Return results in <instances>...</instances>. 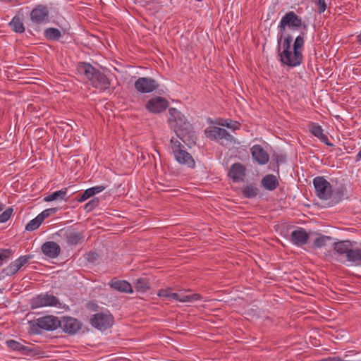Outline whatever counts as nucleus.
<instances>
[{
  "label": "nucleus",
  "mask_w": 361,
  "mask_h": 361,
  "mask_svg": "<svg viewBox=\"0 0 361 361\" xmlns=\"http://www.w3.org/2000/svg\"><path fill=\"white\" fill-rule=\"evenodd\" d=\"M171 289H161L159 290L158 295L162 298H170Z\"/></svg>",
  "instance_id": "obj_43"
},
{
  "label": "nucleus",
  "mask_w": 361,
  "mask_h": 361,
  "mask_svg": "<svg viewBox=\"0 0 361 361\" xmlns=\"http://www.w3.org/2000/svg\"><path fill=\"white\" fill-rule=\"evenodd\" d=\"M59 303L58 298L48 293L40 294L33 298L31 300V308L36 309L45 306H56Z\"/></svg>",
  "instance_id": "obj_14"
},
{
  "label": "nucleus",
  "mask_w": 361,
  "mask_h": 361,
  "mask_svg": "<svg viewBox=\"0 0 361 361\" xmlns=\"http://www.w3.org/2000/svg\"><path fill=\"white\" fill-rule=\"evenodd\" d=\"M169 123L176 136L186 145L195 144L196 137L192 132V126L184 115L175 108L169 110Z\"/></svg>",
  "instance_id": "obj_1"
},
{
  "label": "nucleus",
  "mask_w": 361,
  "mask_h": 361,
  "mask_svg": "<svg viewBox=\"0 0 361 361\" xmlns=\"http://www.w3.org/2000/svg\"><path fill=\"white\" fill-rule=\"evenodd\" d=\"M190 302L200 300L202 299V295L198 293L189 294Z\"/></svg>",
  "instance_id": "obj_44"
},
{
  "label": "nucleus",
  "mask_w": 361,
  "mask_h": 361,
  "mask_svg": "<svg viewBox=\"0 0 361 361\" xmlns=\"http://www.w3.org/2000/svg\"><path fill=\"white\" fill-rule=\"evenodd\" d=\"M262 186L269 191L274 190L279 185L277 177L273 174H267L261 180Z\"/></svg>",
  "instance_id": "obj_22"
},
{
  "label": "nucleus",
  "mask_w": 361,
  "mask_h": 361,
  "mask_svg": "<svg viewBox=\"0 0 361 361\" xmlns=\"http://www.w3.org/2000/svg\"><path fill=\"white\" fill-rule=\"evenodd\" d=\"M355 242L343 240L336 242L330 236L318 234L313 240V245L317 247L334 246V248H352L355 246Z\"/></svg>",
  "instance_id": "obj_6"
},
{
  "label": "nucleus",
  "mask_w": 361,
  "mask_h": 361,
  "mask_svg": "<svg viewBox=\"0 0 361 361\" xmlns=\"http://www.w3.org/2000/svg\"><path fill=\"white\" fill-rule=\"evenodd\" d=\"M305 35L304 32H302V35H298L293 45V49L295 50V56H298V53H302L303 47L305 44V39L303 35Z\"/></svg>",
  "instance_id": "obj_29"
},
{
  "label": "nucleus",
  "mask_w": 361,
  "mask_h": 361,
  "mask_svg": "<svg viewBox=\"0 0 361 361\" xmlns=\"http://www.w3.org/2000/svg\"><path fill=\"white\" fill-rule=\"evenodd\" d=\"M159 83L149 77L139 78L134 84L135 89L140 93H150L157 90Z\"/></svg>",
  "instance_id": "obj_12"
},
{
  "label": "nucleus",
  "mask_w": 361,
  "mask_h": 361,
  "mask_svg": "<svg viewBox=\"0 0 361 361\" xmlns=\"http://www.w3.org/2000/svg\"><path fill=\"white\" fill-rule=\"evenodd\" d=\"M245 176V167L240 163H235L231 165L228 176L233 180V182L238 183L243 180Z\"/></svg>",
  "instance_id": "obj_19"
},
{
  "label": "nucleus",
  "mask_w": 361,
  "mask_h": 361,
  "mask_svg": "<svg viewBox=\"0 0 361 361\" xmlns=\"http://www.w3.org/2000/svg\"><path fill=\"white\" fill-rule=\"evenodd\" d=\"M105 188H106L105 186L97 185V186L90 188V190H91L92 195L94 196V195L104 191L105 190Z\"/></svg>",
  "instance_id": "obj_42"
},
{
  "label": "nucleus",
  "mask_w": 361,
  "mask_h": 361,
  "mask_svg": "<svg viewBox=\"0 0 361 361\" xmlns=\"http://www.w3.org/2000/svg\"><path fill=\"white\" fill-rule=\"evenodd\" d=\"M302 24V18L300 16L294 11H288L281 19L278 28L281 34L283 35L286 28L297 30L301 27Z\"/></svg>",
  "instance_id": "obj_8"
},
{
  "label": "nucleus",
  "mask_w": 361,
  "mask_h": 361,
  "mask_svg": "<svg viewBox=\"0 0 361 361\" xmlns=\"http://www.w3.org/2000/svg\"><path fill=\"white\" fill-rule=\"evenodd\" d=\"M13 212V209L11 207L7 208L3 213L0 214V222L5 223L11 217Z\"/></svg>",
  "instance_id": "obj_37"
},
{
  "label": "nucleus",
  "mask_w": 361,
  "mask_h": 361,
  "mask_svg": "<svg viewBox=\"0 0 361 361\" xmlns=\"http://www.w3.org/2000/svg\"><path fill=\"white\" fill-rule=\"evenodd\" d=\"M180 294V293L171 292V293H170V299H173V300L179 301Z\"/></svg>",
  "instance_id": "obj_47"
},
{
  "label": "nucleus",
  "mask_w": 361,
  "mask_h": 361,
  "mask_svg": "<svg viewBox=\"0 0 361 361\" xmlns=\"http://www.w3.org/2000/svg\"><path fill=\"white\" fill-rule=\"evenodd\" d=\"M309 131L318 139L320 140L321 142H324L328 146H332V143H331L329 140L327 135L324 134L323 129L321 126H319L317 123H311L308 126Z\"/></svg>",
  "instance_id": "obj_21"
},
{
  "label": "nucleus",
  "mask_w": 361,
  "mask_h": 361,
  "mask_svg": "<svg viewBox=\"0 0 361 361\" xmlns=\"http://www.w3.org/2000/svg\"><path fill=\"white\" fill-rule=\"evenodd\" d=\"M49 11L47 6L39 5L30 13V19L35 24H42L48 20Z\"/></svg>",
  "instance_id": "obj_17"
},
{
  "label": "nucleus",
  "mask_w": 361,
  "mask_h": 361,
  "mask_svg": "<svg viewBox=\"0 0 361 361\" xmlns=\"http://www.w3.org/2000/svg\"><path fill=\"white\" fill-rule=\"evenodd\" d=\"M114 322V317L109 313H97L90 318L91 325L100 331H105L109 329L112 326Z\"/></svg>",
  "instance_id": "obj_10"
},
{
  "label": "nucleus",
  "mask_w": 361,
  "mask_h": 361,
  "mask_svg": "<svg viewBox=\"0 0 361 361\" xmlns=\"http://www.w3.org/2000/svg\"><path fill=\"white\" fill-rule=\"evenodd\" d=\"M169 106L168 101L161 97H154L149 99L146 104L147 109L152 113H161Z\"/></svg>",
  "instance_id": "obj_16"
},
{
  "label": "nucleus",
  "mask_w": 361,
  "mask_h": 361,
  "mask_svg": "<svg viewBox=\"0 0 361 361\" xmlns=\"http://www.w3.org/2000/svg\"><path fill=\"white\" fill-rule=\"evenodd\" d=\"M207 137L212 140L218 141L221 145H228L234 142V137L226 129L212 126L204 130Z\"/></svg>",
  "instance_id": "obj_7"
},
{
  "label": "nucleus",
  "mask_w": 361,
  "mask_h": 361,
  "mask_svg": "<svg viewBox=\"0 0 361 361\" xmlns=\"http://www.w3.org/2000/svg\"><path fill=\"white\" fill-rule=\"evenodd\" d=\"M310 238L308 233L304 228H299L295 230L291 233V240L297 246H302L305 245Z\"/></svg>",
  "instance_id": "obj_20"
},
{
  "label": "nucleus",
  "mask_w": 361,
  "mask_h": 361,
  "mask_svg": "<svg viewBox=\"0 0 361 361\" xmlns=\"http://www.w3.org/2000/svg\"><path fill=\"white\" fill-rule=\"evenodd\" d=\"M86 256L87 259L92 263L96 262L99 258V254L95 250H90L86 254Z\"/></svg>",
  "instance_id": "obj_39"
},
{
  "label": "nucleus",
  "mask_w": 361,
  "mask_h": 361,
  "mask_svg": "<svg viewBox=\"0 0 361 361\" xmlns=\"http://www.w3.org/2000/svg\"><path fill=\"white\" fill-rule=\"evenodd\" d=\"M29 324L32 328L37 326L47 331L55 330L59 327V325H60L59 319L51 315L38 318L35 321H30Z\"/></svg>",
  "instance_id": "obj_11"
},
{
  "label": "nucleus",
  "mask_w": 361,
  "mask_h": 361,
  "mask_svg": "<svg viewBox=\"0 0 361 361\" xmlns=\"http://www.w3.org/2000/svg\"><path fill=\"white\" fill-rule=\"evenodd\" d=\"M44 36L49 40H58L61 37V33L59 29L50 27L45 30Z\"/></svg>",
  "instance_id": "obj_31"
},
{
  "label": "nucleus",
  "mask_w": 361,
  "mask_h": 361,
  "mask_svg": "<svg viewBox=\"0 0 361 361\" xmlns=\"http://www.w3.org/2000/svg\"><path fill=\"white\" fill-rule=\"evenodd\" d=\"M78 71L90 81L92 85L101 90H105L110 86L109 79L101 71L97 70L90 63L82 62L78 64Z\"/></svg>",
  "instance_id": "obj_3"
},
{
  "label": "nucleus",
  "mask_w": 361,
  "mask_h": 361,
  "mask_svg": "<svg viewBox=\"0 0 361 361\" xmlns=\"http://www.w3.org/2000/svg\"><path fill=\"white\" fill-rule=\"evenodd\" d=\"M61 250H42V253L47 258L53 259L60 254Z\"/></svg>",
  "instance_id": "obj_38"
},
{
  "label": "nucleus",
  "mask_w": 361,
  "mask_h": 361,
  "mask_svg": "<svg viewBox=\"0 0 361 361\" xmlns=\"http://www.w3.org/2000/svg\"><path fill=\"white\" fill-rule=\"evenodd\" d=\"M4 208V205L2 204H0V212L3 211Z\"/></svg>",
  "instance_id": "obj_50"
},
{
  "label": "nucleus",
  "mask_w": 361,
  "mask_h": 361,
  "mask_svg": "<svg viewBox=\"0 0 361 361\" xmlns=\"http://www.w3.org/2000/svg\"><path fill=\"white\" fill-rule=\"evenodd\" d=\"M64 236L66 237L67 244L69 246L77 245L83 240L82 233L73 230L66 231L64 233Z\"/></svg>",
  "instance_id": "obj_23"
},
{
  "label": "nucleus",
  "mask_w": 361,
  "mask_h": 361,
  "mask_svg": "<svg viewBox=\"0 0 361 361\" xmlns=\"http://www.w3.org/2000/svg\"><path fill=\"white\" fill-rule=\"evenodd\" d=\"M179 301L183 302H190L189 294H185V293H180Z\"/></svg>",
  "instance_id": "obj_46"
},
{
  "label": "nucleus",
  "mask_w": 361,
  "mask_h": 361,
  "mask_svg": "<svg viewBox=\"0 0 361 361\" xmlns=\"http://www.w3.org/2000/svg\"><path fill=\"white\" fill-rule=\"evenodd\" d=\"M91 197H93V195H92L90 188H88L85 190L82 193L78 195L76 197V200L79 202H82L87 200V199L90 198Z\"/></svg>",
  "instance_id": "obj_35"
},
{
  "label": "nucleus",
  "mask_w": 361,
  "mask_h": 361,
  "mask_svg": "<svg viewBox=\"0 0 361 361\" xmlns=\"http://www.w3.org/2000/svg\"><path fill=\"white\" fill-rule=\"evenodd\" d=\"M216 123L219 126L226 127L228 128L232 129L233 130H235L239 129L240 127V123L235 121H232L231 119H219Z\"/></svg>",
  "instance_id": "obj_30"
},
{
  "label": "nucleus",
  "mask_w": 361,
  "mask_h": 361,
  "mask_svg": "<svg viewBox=\"0 0 361 361\" xmlns=\"http://www.w3.org/2000/svg\"><path fill=\"white\" fill-rule=\"evenodd\" d=\"M11 250H0V267L4 262L7 261L11 256Z\"/></svg>",
  "instance_id": "obj_36"
},
{
  "label": "nucleus",
  "mask_w": 361,
  "mask_h": 361,
  "mask_svg": "<svg viewBox=\"0 0 361 361\" xmlns=\"http://www.w3.org/2000/svg\"><path fill=\"white\" fill-rule=\"evenodd\" d=\"M61 327L63 331L68 334H76L82 327V324L78 319L71 317H63L59 320Z\"/></svg>",
  "instance_id": "obj_15"
},
{
  "label": "nucleus",
  "mask_w": 361,
  "mask_h": 361,
  "mask_svg": "<svg viewBox=\"0 0 361 361\" xmlns=\"http://www.w3.org/2000/svg\"><path fill=\"white\" fill-rule=\"evenodd\" d=\"M9 25L11 27V29L16 32L22 33L25 31V27L23 21L18 16H15L12 19V20L9 23Z\"/></svg>",
  "instance_id": "obj_28"
},
{
  "label": "nucleus",
  "mask_w": 361,
  "mask_h": 361,
  "mask_svg": "<svg viewBox=\"0 0 361 361\" xmlns=\"http://www.w3.org/2000/svg\"><path fill=\"white\" fill-rule=\"evenodd\" d=\"M259 192L258 188L253 184L247 185L243 189V195L246 198L255 197Z\"/></svg>",
  "instance_id": "obj_27"
},
{
  "label": "nucleus",
  "mask_w": 361,
  "mask_h": 361,
  "mask_svg": "<svg viewBox=\"0 0 361 361\" xmlns=\"http://www.w3.org/2000/svg\"><path fill=\"white\" fill-rule=\"evenodd\" d=\"M50 216V214L49 213L48 211H47V209L44 210L43 212H42L39 215H37V216L39 217V219L43 222V221L49 217Z\"/></svg>",
  "instance_id": "obj_45"
},
{
  "label": "nucleus",
  "mask_w": 361,
  "mask_h": 361,
  "mask_svg": "<svg viewBox=\"0 0 361 361\" xmlns=\"http://www.w3.org/2000/svg\"><path fill=\"white\" fill-rule=\"evenodd\" d=\"M316 5L317 6V11L319 13H322L325 11L326 8V4L325 0H317L316 1Z\"/></svg>",
  "instance_id": "obj_41"
},
{
  "label": "nucleus",
  "mask_w": 361,
  "mask_h": 361,
  "mask_svg": "<svg viewBox=\"0 0 361 361\" xmlns=\"http://www.w3.org/2000/svg\"><path fill=\"white\" fill-rule=\"evenodd\" d=\"M6 345L11 350L18 351L23 355H28L32 351L31 348L23 345L21 343L15 340H8L6 342Z\"/></svg>",
  "instance_id": "obj_25"
},
{
  "label": "nucleus",
  "mask_w": 361,
  "mask_h": 361,
  "mask_svg": "<svg viewBox=\"0 0 361 361\" xmlns=\"http://www.w3.org/2000/svg\"><path fill=\"white\" fill-rule=\"evenodd\" d=\"M47 211H48V212H49V214H50V215H51V214H54V213H56V211H57V208H56V207H55V208H49V209H47Z\"/></svg>",
  "instance_id": "obj_48"
},
{
  "label": "nucleus",
  "mask_w": 361,
  "mask_h": 361,
  "mask_svg": "<svg viewBox=\"0 0 361 361\" xmlns=\"http://www.w3.org/2000/svg\"><path fill=\"white\" fill-rule=\"evenodd\" d=\"M67 192H68L67 188H62L60 190L55 191V192H52L51 194L47 195L44 198V200L45 202H51V201L56 200H66V196L67 195Z\"/></svg>",
  "instance_id": "obj_26"
},
{
  "label": "nucleus",
  "mask_w": 361,
  "mask_h": 361,
  "mask_svg": "<svg viewBox=\"0 0 361 361\" xmlns=\"http://www.w3.org/2000/svg\"><path fill=\"white\" fill-rule=\"evenodd\" d=\"M313 185L317 196L322 200H329L332 195L331 184L322 176H317L313 179Z\"/></svg>",
  "instance_id": "obj_9"
},
{
  "label": "nucleus",
  "mask_w": 361,
  "mask_h": 361,
  "mask_svg": "<svg viewBox=\"0 0 361 361\" xmlns=\"http://www.w3.org/2000/svg\"><path fill=\"white\" fill-rule=\"evenodd\" d=\"M40 248H42V249H59V248H60V245L55 242L48 241V242L44 243L41 245Z\"/></svg>",
  "instance_id": "obj_40"
},
{
  "label": "nucleus",
  "mask_w": 361,
  "mask_h": 361,
  "mask_svg": "<svg viewBox=\"0 0 361 361\" xmlns=\"http://www.w3.org/2000/svg\"><path fill=\"white\" fill-rule=\"evenodd\" d=\"M252 158L260 165L266 164L269 159L268 153L259 145H255L250 149Z\"/></svg>",
  "instance_id": "obj_18"
},
{
  "label": "nucleus",
  "mask_w": 361,
  "mask_h": 361,
  "mask_svg": "<svg viewBox=\"0 0 361 361\" xmlns=\"http://www.w3.org/2000/svg\"><path fill=\"white\" fill-rule=\"evenodd\" d=\"M324 255L329 262L350 264L361 263V250H328Z\"/></svg>",
  "instance_id": "obj_4"
},
{
  "label": "nucleus",
  "mask_w": 361,
  "mask_h": 361,
  "mask_svg": "<svg viewBox=\"0 0 361 361\" xmlns=\"http://www.w3.org/2000/svg\"><path fill=\"white\" fill-rule=\"evenodd\" d=\"M135 287L137 289V290L140 292H145L149 288L147 281L145 279L142 278L138 279L136 281Z\"/></svg>",
  "instance_id": "obj_32"
},
{
  "label": "nucleus",
  "mask_w": 361,
  "mask_h": 361,
  "mask_svg": "<svg viewBox=\"0 0 361 361\" xmlns=\"http://www.w3.org/2000/svg\"><path fill=\"white\" fill-rule=\"evenodd\" d=\"M109 286L119 292L132 293L133 292L130 283L126 281H114L112 280L109 283Z\"/></svg>",
  "instance_id": "obj_24"
},
{
  "label": "nucleus",
  "mask_w": 361,
  "mask_h": 361,
  "mask_svg": "<svg viewBox=\"0 0 361 361\" xmlns=\"http://www.w3.org/2000/svg\"><path fill=\"white\" fill-rule=\"evenodd\" d=\"M293 37L287 35L283 39V34L278 36L277 52L281 63L288 67H296L300 66L303 61L302 53H298L295 56V50H291Z\"/></svg>",
  "instance_id": "obj_2"
},
{
  "label": "nucleus",
  "mask_w": 361,
  "mask_h": 361,
  "mask_svg": "<svg viewBox=\"0 0 361 361\" xmlns=\"http://www.w3.org/2000/svg\"><path fill=\"white\" fill-rule=\"evenodd\" d=\"M99 203V200L98 197L93 198L85 205L84 209L87 212H92L94 209L98 207Z\"/></svg>",
  "instance_id": "obj_34"
},
{
  "label": "nucleus",
  "mask_w": 361,
  "mask_h": 361,
  "mask_svg": "<svg viewBox=\"0 0 361 361\" xmlns=\"http://www.w3.org/2000/svg\"><path fill=\"white\" fill-rule=\"evenodd\" d=\"M357 41L358 44L361 46V33L357 36Z\"/></svg>",
  "instance_id": "obj_49"
},
{
  "label": "nucleus",
  "mask_w": 361,
  "mask_h": 361,
  "mask_svg": "<svg viewBox=\"0 0 361 361\" xmlns=\"http://www.w3.org/2000/svg\"><path fill=\"white\" fill-rule=\"evenodd\" d=\"M35 243H36V240L33 241L32 247L35 245Z\"/></svg>",
  "instance_id": "obj_51"
},
{
  "label": "nucleus",
  "mask_w": 361,
  "mask_h": 361,
  "mask_svg": "<svg viewBox=\"0 0 361 361\" xmlns=\"http://www.w3.org/2000/svg\"><path fill=\"white\" fill-rule=\"evenodd\" d=\"M42 221L37 216L35 219L31 220L25 226V229L29 231H32L39 228Z\"/></svg>",
  "instance_id": "obj_33"
},
{
  "label": "nucleus",
  "mask_w": 361,
  "mask_h": 361,
  "mask_svg": "<svg viewBox=\"0 0 361 361\" xmlns=\"http://www.w3.org/2000/svg\"><path fill=\"white\" fill-rule=\"evenodd\" d=\"M170 142L172 153L176 161L181 165L194 169L195 167V159L192 156L185 150V146L182 145L177 138L173 137L171 139Z\"/></svg>",
  "instance_id": "obj_5"
},
{
  "label": "nucleus",
  "mask_w": 361,
  "mask_h": 361,
  "mask_svg": "<svg viewBox=\"0 0 361 361\" xmlns=\"http://www.w3.org/2000/svg\"><path fill=\"white\" fill-rule=\"evenodd\" d=\"M33 255H22L11 263L6 268L2 269V273L6 276H13L20 270L25 265L29 264V262L32 259Z\"/></svg>",
  "instance_id": "obj_13"
}]
</instances>
